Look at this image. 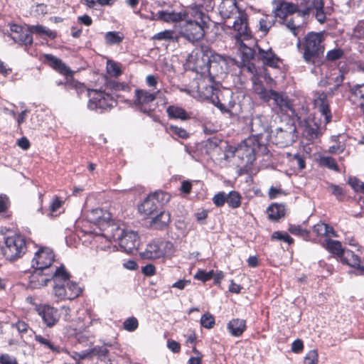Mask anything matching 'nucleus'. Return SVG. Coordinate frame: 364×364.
I'll use <instances>...</instances> for the list:
<instances>
[{
    "label": "nucleus",
    "mask_w": 364,
    "mask_h": 364,
    "mask_svg": "<svg viewBox=\"0 0 364 364\" xmlns=\"http://www.w3.org/2000/svg\"><path fill=\"white\" fill-rule=\"evenodd\" d=\"M219 14L224 21L225 27L242 36H248V20L247 14L240 10L236 0H223L218 6Z\"/></svg>",
    "instance_id": "obj_1"
},
{
    "label": "nucleus",
    "mask_w": 364,
    "mask_h": 364,
    "mask_svg": "<svg viewBox=\"0 0 364 364\" xmlns=\"http://www.w3.org/2000/svg\"><path fill=\"white\" fill-rule=\"evenodd\" d=\"M209 17L200 8L191 7L179 23L180 33L191 42L202 39L208 28Z\"/></svg>",
    "instance_id": "obj_2"
},
{
    "label": "nucleus",
    "mask_w": 364,
    "mask_h": 364,
    "mask_svg": "<svg viewBox=\"0 0 364 364\" xmlns=\"http://www.w3.org/2000/svg\"><path fill=\"white\" fill-rule=\"evenodd\" d=\"M52 278L55 283L53 293L58 299H74L81 294V288L76 283L70 281V274L63 266L55 269Z\"/></svg>",
    "instance_id": "obj_3"
},
{
    "label": "nucleus",
    "mask_w": 364,
    "mask_h": 364,
    "mask_svg": "<svg viewBox=\"0 0 364 364\" xmlns=\"http://www.w3.org/2000/svg\"><path fill=\"white\" fill-rule=\"evenodd\" d=\"M26 250V240L22 236L14 235L5 237L4 246L0 243V267L4 259L11 262L15 261L21 257Z\"/></svg>",
    "instance_id": "obj_4"
},
{
    "label": "nucleus",
    "mask_w": 364,
    "mask_h": 364,
    "mask_svg": "<svg viewBox=\"0 0 364 364\" xmlns=\"http://www.w3.org/2000/svg\"><path fill=\"white\" fill-rule=\"evenodd\" d=\"M323 35L321 33H309L302 43L304 50L303 58L307 63H313L314 59L323 53L324 48L321 45ZM301 43L299 41L297 47L299 48Z\"/></svg>",
    "instance_id": "obj_5"
},
{
    "label": "nucleus",
    "mask_w": 364,
    "mask_h": 364,
    "mask_svg": "<svg viewBox=\"0 0 364 364\" xmlns=\"http://www.w3.org/2000/svg\"><path fill=\"white\" fill-rule=\"evenodd\" d=\"M139 213L144 219H150L149 226L152 228L161 230L170 222V215L163 208L156 206H136Z\"/></svg>",
    "instance_id": "obj_6"
},
{
    "label": "nucleus",
    "mask_w": 364,
    "mask_h": 364,
    "mask_svg": "<svg viewBox=\"0 0 364 364\" xmlns=\"http://www.w3.org/2000/svg\"><path fill=\"white\" fill-rule=\"evenodd\" d=\"M259 146V141L255 137H249L239 144L233 152L234 157L241 161L238 166L247 167L252 164Z\"/></svg>",
    "instance_id": "obj_7"
},
{
    "label": "nucleus",
    "mask_w": 364,
    "mask_h": 364,
    "mask_svg": "<svg viewBox=\"0 0 364 364\" xmlns=\"http://www.w3.org/2000/svg\"><path fill=\"white\" fill-rule=\"evenodd\" d=\"M90 100L88 107L92 110H107L114 107L117 104L116 100L109 94L97 90L87 91Z\"/></svg>",
    "instance_id": "obj_8"
},
{
    "label": "nucleus",
    "mask_w": 364,
    "mask_h": 364,
    "mask_svg": "<svg viewBox=\"0 0 364 364\" xmlns=\"http://www.w3.org/2000/svg\"><path fill=\"white\" fill-rule=\"evenodd\" d=\"M257 79H254V90L255 92L259 96L260 99L267 102L272 99L275 104L282 109L289 108V102L287 97L282 93L277 92L274 90L267 91L262 85V84L256 82Z\"/></svg>",
    "instance_id": "obj_9"
},
{
    "label": "nucleus",
    "mask_w": 364,
    "mask_h": 364,
    "mask_svg": "<svg viewBox=\"0 0 364 364\" xmlns=\"http://www.w3.org/2000/svg\"><path fill=\"white\" fill-rule=\"evenodd\" d=\"M156 98V93L136 89L134 92V106L140 112L149 114L154 110V102Z\"/></svg>",
    "instance_id": "obj_10"
},
{
    "label": "nucleus",
    "mask_w": 364,
    "mask_h": 364,
    "mask_svg": "<svg viewBox=\"0 0 364 364\" xmlns=\"http://www.w3.org/2000/svg\"><path fill=\"white\" fill-rule=\"evenodd\" d=\"M212 53L208 48L193 50L187 58L188 66L197 72H203V70L208 69Z\"/></svg>",
    "instance_id": "obj_11"
},
{
    "label": "nucleus",
    "mask_w": 364,
    "mask_h": 364,
    "mask_svg": "<svg viewBox=\"0 0 364 364\" xmlns=\"http://www.w3.org/2000/svg\"><path fill=\"white\" fill-rule=\"evenodd\" d=\"M228 67V58L213 52L207 69L208 75L218 80L226 74Z\"/></svg>",
    "instance_id": "obj_12"
},
{
    "label": "nucleus",
    "mask_w": 364,
    "mask_h": 364,
    "mask_svg": "<svg viewBox=\"0 0 364 364\" xmlns=\"http://www.w3.org/2000/svg\"><path fill=\"white\" fill-rule=\"evenodd\" d=\"M218 80L209 75L203 76L196 81V92L202 100H211L218 90Z\"/></svg>",
    "instance_id": "obj_13"
},
{
    "label": "nucleus",
    "mask_w": 364,
    "mask_h": 364,
    "mask_svg": "<svg viewBox=\"0 0 364 364\" xmlns=\"http://www.w3.org/2000/svg\"><path fill=\"white\" fill-rule=\"evenodd\" d=\"M54 259L53 251L49 247H41L35 253L31 266L34 269L46 270L51 266Z\"/></svg>",
    "instance_id": "obj_14"
},
{
    "label": "nucleus",
    "mask_w": 364,
    "mask_h": 364,
    "mask_svg": "<svg viewBox=\"0 0 364 364\" xmlns=\"http://www.w3.org/2000/svg\"><path fill=\"white\" fill-rule=\"evenodd\" d=\"M296 137V127L294 124H287L284 128L277 129L274 142L277 145L284 147L291 145Z\"/></svg>",
    "instance_id": "obj_15"
},
{
    "label": "nucleus",
    "mask_w": 364,
    "mask_h": 364,
    "mask_svg": "<svg viewBox=\"0 0 364 364\" xmlns=\"http://www.w3.org/2000/svg\"><path fill=\"white\" fill-rule=\"evenodd\" d=\"M230 34L235 40V45L237 46L241 54L243 63L253 59L255 56V50L243 42L244 41L249 40L252 38V32L250 27H248V36L244 37L240 36L237 32L230 33Z\"/></svg>",
    "instance_id": "obj_16"
},
{
    "label": "nucleus",
    "mask_w": 364,
    "mask_h": 364,
    "mask_svg": "<svg viewBox=\"0 0 364 364\" xmlns=\"http://www.w3.org/2000/svg\"><path fill=\"white\" fill-rule=\"evenodd\" d=\"M117 241L124 251L128 253H132L139 245L138 233L133 230H124L123 235L119 237Z\"/></svg>",
    "instance_id": "obj_17"
},
{
    "label": "nucleus",
    "mask_w": 364,
    "mask_h": 364,
    "mask_svg": "<svg viewBox=\"0 0 364 364\" xmlns=\"http://www.w3.org/2000/svg\"><path fill=\"white\" fill-rule=\"evenodd\" d=\"M10 33L9 36L11 37L15 43L21 45H31L33 43V36L31 32L22 26L13 24L10 26Z\"/></svg>",
    "instance_id": "obj_18"
},
{
    "label": "nucleus",
    "mask_w": 364,
    "mask_h": 364,
    "mask_svg": "<svg viewBox=\"0 0 364 364\" xmlns=\"http://www.w3.org/2000/svg\"><path fill=\"white\" fill-rule=\"evenodd\" d=\"M301 126L309 139H316L322 134L321 127L315 117L309 116L301 122Z\"/></svg>",
    "instance_id": "obj_19"
},
{
    "label": "nucleus",
    "mask_w": 364,
    "mask_h": 364,
    "mask_svg": "<svg viewBox=\"0 0 364 364\" xmlns=\"http://www.w3.org/2000/svg\"><path fill=\"white\" fill-rule=\"evenodd\" d=\"M231 97L232 92L230 90H219L218 89L210 100L221 110L227 111L234 106Z\"/></svg>",
    "instance_id": "obj_20"
},
{
    "label": "nucleus",
    "mask_w": 364,
    "mask_h": 364,
    "mask_svg": "<svg viewBox=\"0 0 364 364\" xmlns=\"http://www.w3.org/2000/svg\"><path fill=\"white\" fill-rule=\"evenodd\" d=\"M299 6L291 2L279 1L274 3L273 13L276 18L284 21L288 16L298 12Z\"/></svg>",
    "instance_id": "obj_21"
},
{
    "label": "nucleus",
    "mask_w": 364,
    "mask_h": 364,
    "mask_svg": "<svg viewBox=\"0 0 364 364\" xmlns=\"http://www.w3.org/2000/svg\"><path fill=\"white\" fill-rule=\"evenodd\" d=\"M314 105L318 109L321 115L324 117L325 123L327 124L331 122V114L329 109L327 96L324 92H317L314 95Z\"/></svg>",
    "instance_id": "obj_22"
},
{
    "label": "nucleus",
    "mask_w": 364,
    "mask_h": 364,
    "mask_svg": "<svg viewBox=\"0 0 364 364\" xmlns=\"http://www.w3.org/2000/svg\"><path fill=\"white\" fill-rule=\"evenodd\" d=\"M36 270L29 277L28 287L31 289H40L48 285L52 278V274L43 273V269H35Z\"/></svg>",
    "instance_id": "obj_23"
},
{
    "label": "nucleus",
    "mask_w": 364,
    "mask_h": 364,
    "mask_svg": "<svg viewBox=\"0 0 364 364\" xmlns=\"http://www.w3.org/2000/svg\"><path fill=\"white\" fill-rule=\"evenodd\" d=\"M39 314L41 316L44 323L48 327H52L59 320L58 310L50 306L44 305L39 308Z\"/></svg>",
    "instance_id": "obj_24"
},
{
    "label": "nucleus",
    "mask_w": 364,
    "mask_h": 364,
    "mask_svg": "<svg viewBox=\"0 0 364 364\" xmlns=\"http://www.w3.org/2000/svg\"><path fill=\"white\" fill-rule=\"evenodd\" d=\"M241 196L237 191H230L228 194L225 192H219L216 194L213 201L215 205H223L225 203L229 205H240Z\"/></svg>",
    "instance_id": "obj_25"
},
{
    "label": "nucleus",
    "mask_w": 364,
    "mask_h": 364,
    "mask_svg": "<svg viewBox=\"0 0 364 364\" xmlns=\"http://www.w3.org/2000/svg\"><path fill=\"white\" fill-rule=\"evenodd\" d=\"M87 218L91 223L103 224L110 220L111 213L107 209L97 207L89 212Z\"/></svg>",
    "instance_id": "obj_26"
},
{
    "label": "nucleus",
    "mask_w": 364,
    "mask_h": 364,
    "mask_svg": "<svg viewBox=\"0 0 364 364\" xmlns=\"http://www.w3.org/2000/svg\"><path fill=\"white\" fill-rule=\"evenodd\" d=\"M186 13L184 12H168L166 11H159L154 16H153V20H161L164 22L168 23H173V22H179V23L182 21V19L186 17Z\"/></svg>",
    "instance_id": "obj_27"
},
{
    "label": "nucleus",
    "mask_w": 364,
    "mask_h": 364,
    "mask_svg": "<svg viewBox=\"0 0 364 364\" xmlns=\"http://www.w3.org/2000/svg\"><path fill=\"white\" fill-rule=\"evenodd\" d=\"M341 261L352 267L357 268L360 275H364V267L360 265L359 257L350 250H346L341 257Z\"/></svg>",
    "instance_id": "obj_28"
},
{
    "label": "nucleus",
    "mask_w": 364,
    "mask_h": 364,
    "mask_svg": "<svg viewBox=\"0 0 364 364\" xmlns=\"http://www.w3.org/2000/svg\"><path fill=\"white\" fill-rule=\"evenodd\" d=\"M320 9H323V0H302L298 12L305 16L308 15L313 10Z\"/></svg>",
    "instance_id": "obj_29"
},
{
    "label": "nucleus",
    "mask_w": 364,
    "mask_h": 364,
    "mask_svg": "<svg viewBox=\"0 0 364 364\" xmlns=\"http://www.w3.org/2000/svg\"><path fill=\"white\" fill-rule=\"evenodd\" d=\"M258 57L262 60L264 65L271 67L277 66L279 58L273 53L272 48H269L267 50H265L258 47Z\"/></svg>",
    "instance_id": "obj_30"
},
{
    "label": "nucleus",
    "mask_w": 364,
    "mask_h": 364,
    "mask_svg": "<svg viewBox=\"0 0 364 364\" xmlns=\"http://www.w3.org/2000/svg\"><path fill=\"white\" fill-rule=\"evenodd\" d=\"M171 196L166 192L164 191H156L149 196H148L144 203H151V205H165L170 200Z\"/></svg>",
    "instance_id": "obj_31"
},
{
    "label": "nucleus",
    "mask_w": 364,
    "mask_h": 364,
    "mask_svg": "<svg viewBox=\"0 0 364 364\" xmlns=\"http://www.w3.org/2000/svg\"><path fill=\"white\" fill-rule=\"evenodd\" d=\"M46 59L49 62V65L55 70L58 71L60 73L65 75H70L71 70L70 68L62 62L59 58L50 55L46 54L45 55Z\"/></svg>",
    "instance_id": "obj_32"
},
{
    "label": "nucleus",
    "mask_w": 364,
    "mask_h": 364,
    "mask_svg": "<svg viewBox=\"0 0 364 364\" xmlns=\"http://www.w3.org/2000/svg\"><path fill=\"white\" fill-rule=\"evenodd\" d=\"M105 223L107 227L103 230V235L109 240H118L119 237L123 235L124 229L121 228L115 223H109V221Z\"/></svg>",
    "instance_id": "obj_33"
},
{
    "label": "nucleus",
    "mask_w": 364,
    "mask_h": 364,
    "mask_svg": "<svg viewBox=\"0 0 364 364\" xmlns=\"http://www.w3.org/2000/svg\"><path fill=\"white\" fill-rule=\"evenodd\" d=\"M164 255L163 250L159 243L156 242H150L146 250L142 253L144 257L147 259H157L160 258Z\"/></svg>",
    "instance_id": "obj_34"
},
{
    "label": "nucleus",
    "mask_w": 364,
    "mask_h": 364,
    "mask_svg": "<svg viewBox=\"0 0 364 364\" xmlns=\"http://www.w3.org/2000/svg\"><path fill=\"white\" fill-rule=\"evenodd\" d=\"M228 328L232 336H240L246 328L245 321L239 318L232 319L228 323Z\"/></svg>",
    "instance_id": "obj_35"
},
{
    "label": "nucleus",
    "mask_w": 364,
    "mask_h": 364,
    "mask_svg": "<svg viewBox=\"0 0 364 364\" xmlns=\"http://www.w3.org/2000/svg\"><path fill=\"white\" fill-rule=\"evenodd\" d=\"M166 112L169 118L186 120L189 117L186 111L182 107L178 106L172 105L168 107Z\"/></svg>",
    "instance_id": "obj_36"
},
{
    "label": "nucleus",
    "mask_w": 364,
    "mask_h": 364,
    "mask_svg": "<svg viewBox=\"0 0 364 364\" xmlns=\"http://www.w3.org/2000/svg\"><path fill=\"white\" fill-rule=\"evenodd\" d=\"M35 341H37L45 349L49 350L54 353L60 352V348L55 346L54 343L49 339L48 336L36 335Z\"/></svg>",
    "instance_id": "obj_37"
},
{
    "label": "nucleus",
    "mask_w": 364,
    "mask_h": 364,
    "mask_svg": "<svg viewBox=\"0 0 364 364\" xmlns=\"http://www.w3.org/2000/svg\"><path fill=\"white\" fill-rule=\"evenodd\" d=\"M266 213L270 220L277 221L285 215L284 206H269Z\"/></svg>",
    "instance_id": "obj_38"
},
{
    "label": "nucleus",
    "mask_w": 364,
    "mask_h": 364,
    "mask_svg": "<svg viewBox=\"0 0 364 364\" xmlns=\"http://www.w3.org/2000/svg\"><path fill=\"white\" fill-rule=\"evenodd\" d=\"M326 248L332 254L336 255L340 258L345 252V250L342 248L341 243L337 240H326Z\"/></svg>",
    "instance_id": "obj_39"
},
{
    "label": "nucleus",
    "mask_w": 364,
    "mask_h": 364,
    "mask_svg": "<svg viewBox=\"0 0 364 364\" xmlns=\"http://www.w3.org/2000/svg\"><path fill=\"white\" fill-rule=\"evenodd\" d=\"M252 132L256 134H259L265 129V124L261 116H255L252 118L250 124Z\"/></svg>",
    "instance_id": "obj_40"
},
{
    "label": "nucleus",
    "mask_w": 364,
    "mask_h": 364,
    "mask_svg": "<svg viewBox=\"0 0 364 364\" xmlns=\"http://www.w3.org/2000/svg\"><path fill=\"white\" fill-rule=\"evenodd\" d=\"M352 96L358 98L360 101L359 105L364 112V83L358 85L351 90Z\"/></svg>",
    "instance_id": "obj_41"
},
{
    "label": "nucleus",
    "mask_w": 364,
    "mask_h": 364,
    "mask_svg": "<svg viewBox=\"0 0 364 364\" xmlns=\"http://www.w3.org/2000/svg\"><path fill=\"white\" fill-rule=\"evenodd\" d=\"M348 183L355 192L364 193V182L360 181L358 178L348 177Z\"/></svg>",
    "instance_id": "obj_42"
},
{
    "label": "nucleus",
    "mask_w": 364,
    "mask_h": 364,
    "mask_svg": "<svg viewBox=\"0 0 364 364\" xmlns=\"http://www.w3.org/2000/svg\"><path fill=\"white\" fill-rule=\"evenodd\" d=\"M124 38L123 36L117 32H107L105 34V40L108 44H119Z\"/></svg>",
    "instance_id": "obj_43"
},
{
    "label": "nucleus",
    "mask_w": 364,
    "mask_h": 364,
    "mask_svg": "<svg viewBox=\"0 0 364 364\" xmlns=\"http://www.w3.org/2000/svg\"><path fill=\"white\" fill-rule=\"evenodd\" d=\"M320 164L330 169L338 171V166L336 161L330 156H323L320 159Z\"/></svg>",
    "instance_id": "obj_44"
},
{
    "label": "nucleus",
    "mask_w": 364,
    "mask_h": 364,
    "mask_svg": "<svg viewBox=\"0 0 364 364\" xmlns=\"http://www.w3.org/2000/svg\"><path fill=\"white\" fill-rule=\"evenodd\" d=\"M318 362V355L316 350L309 351L304 358V364H317Z\"/></svg>",
    "instance_id": "obj_45"
},
{
    "label": "nucleus",
    "mask_w": 364,
    "mask_h": 364,
    "mask_svg": "<svg viewBox=\"0 0 364 364\" xmlns=\"http://www.w3.org/2000/svg\"><path fill=\"white\" fill-rule=\"evenodd\" d=\"M201 325L206 328H211L215 324V318L210 314H205L200 319Z\"/></svg>",
    "instance_id": "obj_46"
},
{
    "label": "nucleus",
    "mask_w": 364,
    "mask_h": 364,
    "mask_svg": "<svg viewBox=\"0 0 364 364\" xmlns=\"http://www.w3.org/2000/svg\"><path fill=\"white\" fill-rule=\"evenodd\" d=\"M107 72L109 75L112 76H119L121 75L122 71L120 70L119 66L117 63L113 62V61H107Z\"/></svg>",
    "instance_id": "obj_47"
},
{
    "label": "nucleus",
    "mask_w": 364,
    "mask_h": 364,
    "mask_svg": "<svg viewBox=\"0 0 364 364\" xmlns=\"http://www.w3.org/2000/svg\"><path fill=\"white\" fill-rule=\"evenodd\" d=\"M269 17L266 16L259 19V31L267 33L269 28L272 26V22L269 21Z\"/></svg>",
    "instance_id": "obj_48"
},
{
    "label": "nucleus",
    "mask_w": 364,
    "mask_h": 364,
    "mask_svg": "<svg viewBox=\"0 0 364 364\" xmlns=\"http://www.w3.org/2000/svg\"><path fill=\"white\" fill-rule=\"evenodd\" d=\"M214 275L213 270L210 272H205L203 270H198L195 274L194 278L202 282H206L213 278Z\"/></svg>",
    "instance_id": "obj_49"
},
{
    "label": "nucleus",
    "mask_w": 364,
    "mask_h": 364,
    "mask_svg": "<svg viewBox=\"0 0 364 364\" xmlns=\"http://www.w3.org/2000/svg\"><path fill=\"white\" fill-rule=\"evenodd\" d=\"M138 321L134 317H130L124 322V328L128 331H133L138 327Z\"/></svg>",
    "instance_id": "obj_50"
},
{
    "label": "nucleus",
    "mask_w": 364,
    "mask_h": 364,
    "mask_svg": "<svg viewBox=\"0 0 364 364\" xmlns=\"http://www.w3.org/2000/svg\"><path fill=\"white\" fill-rule=\"evenodd\" d=\"M173 31L171 30H165L159 32L154 36V38L159 41H167L173 38Z\"/></svg>",
    "instance_id": "obj_51"
},
{
    "label": "nucleus",
    "mask_w": 364,
    "mask_h": 364,
    "mask_svg": "<svg viewBox=\"0 0 364 364\" xmlns=\"http://www.w3.org/2000/svg\"><path fill=\"white\" fill-rule=\"evenodd\" d=\"M168 129L171 134L176 135L182 139H186L188 137V134L187 132L181 127L171 125Z\"/></svg>",
    "instance_id": "obj_52"
},
{
    "label": "nucleus",
    "mask_w": 364,
    "mask_h": 364,
    "mask_svg": "<svg viewBox=\"0 0 364 364\" xmlns=\"http://www.w3.org/2000/svg\"><path fill=\"white\" fill-rule=\"evenodd\" d=\"M272 238L273 240H283L289 244H291L294 242L293 238H291L288 234L282 233L281 232L279 231L274 232L272 235Z\"/></svg>",
    "instance_id": "obj_53"
},
{
    "label": "nucleus",
    "mask_w": 364,
    "mask_h": 364,
    "mask_svg": "<svg viewBox=\"0 0 364 364\" xmlns=\"http://www.w3.org/2000/svg\"><path fill=\"white\" fill-rule=\"evenodd\" d=\"M289 231L293 234L301 236H308L309 232L306 230L301 229L299 225H290Z\"/></svg>",
    "instance_id": "obj_54"
},
{
    "label": "nucleus",
    "mask_w": 364,
    "mask_h": 364,
    "mask_svg": "<svg viewBox=\"0 0 364 364\" xmlns=\"http://www.w3.org/2000/svg\"><path fill=\"white\" fill-rule=\"evenodd\" d=\"M243 69L246 70L247 72H249L250 73L253 75V76H252V82H254L255 77H256L257 79L256 80V82L257 83L262 84L261 82L259 80L258 77L255 75L256 68L253 63H250V61L246 62L245 63H244Z\"/></svg>",
    "instance_id": "obj_55"
},
{
    "label": "nucleus",
    "mask_w": 364,
    "mask_h": 364,
    "mask_svg": "<svg viewBox=\"0 0 364 364\" xmlns=\"http://www.w3.org/2000/svg\"><path fill=\"white\" fill-rule=\"evenodd\" d=\"M343 53V50L341 49H334L329 50L327 53L326 58L328 60L334 61L336 60L339 59L342 55Z\"/></svg>",
    "instance_id": "obj_56"
},
{
    "label": "nucleus",
    "mask_w": 364,
    "mask_h": 364,
    "mask_svg": "<svg viewBox=\"0 0 364 364\" xmlns=\"http://www.w3.org/2000/svg\"><path fill=\"white\" fill-rule=\"evenodd\" d=\"M33 30L38 33L45 34L52 38H55V36L50 30L46 29V27L42 26H33Z\"/></svg>",
    "instance_id": "obj_57"
},
{
    "label": "nucleus",
    "mask_w": 364,
    "mask_h": 364,
    "mask_svg": "<svg viewBox=\"0 0 364 364\" xmlns=\"http://www.w3.org/2000/svg\"><path fill=\"white\" fill-rule=\"evenodd\" d=\"M328 225L325 223H318L314 226V232L318 235H324L327 234Z\"/></svg>",
    "instance_id": "obj_58"
},
{
    "label": "nucleus",
    "mask_w": 364,
    "mask_h": 364,
    "mask_svg": "<svg viewBox=\"0 0 364 364\" xmlns=\"http://www.w3.org/2000/svg\"><path fill=\"white\" fill-rule=\"evenodd\" d=\"M353 33L355 37L364 39V22H360L356 26Z\"/></svg>",
    "instance_id": "obj_59"
},
{
    "label": "nucleus",
    "mask_w": 364,
    "mask_h": 364,
    "mask_svg": "<svg viewBox=\"0 0 364 364\" xmlns=\"http://www.w3.org/2000/svg\"><path fill=\"white\" fill-rule=\"evenodd\" d=\"M304 344L303 341L300 339L294 341L291 346V350L294 353H299L303 350Z\"/></svg>",
    "instance_id": "obj_60"
},
{
    "label": "nucleus",
    "mask_w": 364,
    "mask_h": 364,
    "mask_svg": "<svg viewBox=\"0 0 364 364\" xmlns=\"http://www.w3.org/2000/svg\"><path fill=\"white\" fill-rule=\"evenodd\" d=\"M167 346L173 353H178L181 350L180 344L173 340H168L167 341Z\"/></svg>",
    "instance_id": "obj_61"
},
{
    "label": "nucleus",
    "mask_w": 364,
    "mask_h": 364,
    "mask_svg": "<svg viewBox=\"0 0 364 364\" xmlns=\"http://www.w3.org/2000/svg\"><path fill=\"white\" fill-rule=\"evenodd\" d=\"M0 363L1 364H18L16 358L9 355H2L0 356Z\"/></svg>",
    "instance_id": "obj_62"
},
{
    "label": "nucleus",
    "mask_w": 364,
    "mask_h": 364,
    "mask_svg": "<svg viewBox=\"0 0 364 364\" xmlns=\"http://www.w3.org/2000/svg\"><path fill=\"white\" fill-rule=\"evenodd\" d=\"M141 272L146 276H152L155 274L156 268L152 264H147L142 267Z\"/></svg>",
    "instance_id": "obj_63"
},
{
    "label": "nucleus",
    "mask_w": 364,
    "mask_h": 364,
    "mask_svg": "<svg viewBox=\"0 0 364 364\" xmlns=\"http://www.w3.org/2000/svg\"><path fill=\"white\" fill-rule=\"evenodd\" d=\"M13 326L16 327L20 333H25L27 331L28 326L24 321H19L17 323L13 324Z\"/></svg>",
    "instance_id": "obj_64"
}]
</instances>
